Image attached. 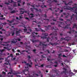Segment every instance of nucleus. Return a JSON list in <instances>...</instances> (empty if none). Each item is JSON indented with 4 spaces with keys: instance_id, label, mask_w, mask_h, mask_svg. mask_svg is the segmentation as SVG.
<instances>
[{
    "instance_id": "nucleus-34",
    "label": "nucleus",
    "mask_w": 77,
    "mask_h": 77,
    "mask_svg": "<svg viewBox=\"0 0 77 77\" xmlns=\"http://www.w3.org/2000/svg\"><path fill=\"white\" fill-rule=\"evenodd\" d=\"M14 7H17V5L16 4H14L13 5Z\"/></svg>"
},
{
    "instance_id": "nucleus-62",
    "label": "nucleus",
    "mask_w": 77,
    "mask_h": 77,
    "mask_svg": "<svg viewBox=\"0 0 77 77\" xmlns=\"http://www.w3.org/2000/svg\"><path fill=\"white\" fill-rule=\"evenodd\" d=\"M74 72H77V70L74 69Z\"/></svg>"
},
{
    "instance_id": "nucleus-13",
    "label": "nucleus",
    "mask_w": 77,
    "mask_h": 77,
    "mask_svg": "<svg viewBox=\"0 0 77 77\" xmlns=\"http://www.w3.org/2000/svg\"><path fill=\"white\" fill-rule=\"evenodd\" d=\"M30 16H29V17L30 18H33V17H34V14H32V13L30 14Z\"/></svg>"
},
{
    "instance_id": "nucleus-23",
    "label": "nucleus",
    "mask_w": 77,
    "mask_h": 77,
    "mask_svg": "<svg viewBox=\"0 0 77 77\" xmlns=\"http://www.w3.org/2000/svg\"><path fill=\"white\" fill-rule=\"evenodd\" d=\"M1 45H3V46H5V47H8V46L9 44H7V45L3 44H1Z\"/></svg>"
},
{
    "instance_id": "nucleus-59",
    "label": "nucleus",
    "mask_w": 77,
    "mask_h": 77,
    "mask_svg": "<svg viewBox=\"0 0 77 77\" xmlns=\"http://www.w3.org/2000/svg\"><path fill=\"white\" fill-rule=\"evenodd\" d=\"M43 16L45 17V18H46L47 17V15H46L45 14H44Z\"/></svg>"
},
{
    "instance_id": "nucleus-24",
    "label": "nucleus",
    "mask_w": 77,
    "mask_h": 77,
    "mask_svg": "<svg viewBox=\"0 0 77 77\" xmlns=\"http://www.w3.org/2000/svg\"><path fill=\"white\" fill-rule=\"evenodd\" d=\"M49 39H50V37H48V38H47V42H48L50 41Z\"/></svg>"
},
{
    "instance_id": "nucleus-42",
    "label": "nucleus",
    "mask_w": 77,
    "mask_h": 77,
    "mask_svg": "<svg viewBox=\"0 0 77 77\" xmlns=\"http://www.w3.org/2000/svg\"><path fill=\"white\" fill-rule=\"evenodd\" d=\"M67 33H69V34H71V31H68L67 32Z\"/></svg>"
},
{
    "instance_id": "nucleus-6",
    "label": "nucleus",
    "mask_w": 77,
    "mask_h": 77,
    "mask_svg": "<svg viewBox=\"0 0 77 77\" xmlns=\"http://www.w3.org/2000/svg\"><path fill=\"white\" fill-rule=\"evenodd\" d=\"M11 34H12V36H14V35H15V32L14 30L11 31V32L9 33L8 36H10L11 35Z\"/></svg>"
},
{
    "instance_id": "nucleus-53",
    "label": "nucleus",
    "mask_w": 77,
    "mask_h": 77,
    "mask_svg": "<svg viewBox=\"0 0 77 77\" xmlns=\"http://www.w3.org/2000/svg\"><path fill=\"white\" fill-rule=\"evenodd\" d=\"M2 73L3 74H5H5H6V72H5L4 71H2Z\"/></svg>"
},
{
    "instance_id": "nucleus-60",
    "label": "nucleus",
    "mask_w": 77,
    "mask_h": 77,
    "mask_svg": "<svg viewBox=\"0 0 77 77\" xmlns=\"http://www.w3.org/2000/svg\"><path fill=\"white\" fill-rule=\"evenodd\" d=\"M31 11L33 12V8H31Z\"/></svg>"
},
{
    "instance_id": "nucleus-31",
    "label": "nucleus",
    "mask_w": 77,
    "mask_h": 77,
    "mask_svg": "<svg viewBox=\"0 0 77 77\" xmlns=\"http://www.w3.org/2000/svg\"><path fill=\"white\" fill-rule=\"evenodd\" d=\"M63 3H64L65 5H68L69 4L68 3L67 4L66 3V2L65 1H63Z\"/></svg>"
},
{
    "instance_id": "nucleus-63",
    "label": "nucleus",
    "mask_w": 77,
    "mask_h": 77,
    "mask_svg": "<svg viewBox=\"0 0 77 77\" xmlns=\"http://www.w3.org/2000/svg\"><path fill=\"white\" fill-rule=\"evenodd\" d=\"M47 60H48V61H50V60H51L50 59H49L48 58L47 59Z\"/></svg>"
},
{
    "instance_id": "nucleus-27",
    "label": "nucleus",
    "mask_w": 77,
    "mask_h": 77,
    "mask_svg": "<svg viewBox=\"0 0 77 77\" xmlns=\"http://www.w3.org/2000/svg\"><path fill=\"white\" fill-rule=\"evenodd\" d=\"M15 10H13V11L10 12V13H11V14H14V13H15Z\"/></svg>"
},
{
    "instance_id": "nucleus-43",
    "label": "nucleus",
    "mask_w": 77,
    "mask_h": 77,
    "mask_svg": "<svg viewBox=\"0 0 77 77\" xmlns=\"http://www.w3.org/2000/svg\"><path fill=\"white\" fill-rule=\"evenodd\" d=\"M55 24V23L54 22L51 23V25H54Z\"/></svg>"
},
{
    "instance_id": "nucleus-11",
    "label": "nucleus",
    "mask_w": 77,
    "mask_h": 77,
    "mask_svg": "<svg viewBox=\"0 0 77 77\" xmlns=\"http://www.w3.org/2000/svg\"><path fill=\"white\" fill-rule=\"evenodd\" d=\"M21 30H19L18 31H16V35H17V36L18 35V34H20V31H21Z\"/></svg>"
},
{
    "instance_id": "nucleus-54",
    "label": "nucleus",
    "mask_w": 77,
    "mask_h": 77,
    "mask_svg": "<svg viewBox=\"0 0 77 77\" xmlns=\"http://www.w3.org/2000/svg\"><path fill=\"white\" fill-rule=\"evenodd\" d=\"M36 49L33 50V52H34L35 53H36Z\"/></svg>"
},
{
    "instance_id": "nucleus-36",
    "label": "nucleus",
    "mask_w": 77,
    "mask_h": 77,
    "mask_svg": "<svg viewBox=\"0 0 77 77\" xmlns=\"http://www.w3.org/2000/svg\"><path fill=\"white\" fill-rule=\"evenodd\" d=\"M1 24H3V25H6V24H7V23L5 22L4 23H2Z\"/></svg>"
},
{
    "instance_id": "nucleus-3",
    "label": "nucleus",
    "mask_w": 77,
    "mask_h": 77,
    "mask_svg": "<svg viewBox=\"0 0 77 77\" xmlns=\"http://www.w3.org/2000/svg\"><path fill=\"white\" fill-rule=\"evenodd\" d=\"M71 38L70 37L67 36L65 38H61V39L62 40H65V41H69L70 40H71Z\"/></svg>"
},
{
    "instance_id": "nucleus-10",
    "label": "nucleus",
    "mask_w": 77,
    "mask_h": 77,
    "mask_svg": "<svg viewBox=\"0 0 77 77\" xmlns=\"http://www.w3.org/2000/svg\"><path fill=\"white\" fill-rule=\"evenodd\" d=\"M58 23H59L58 27H62V26L61 25H62L63 24V22H58Z\"/></svg>"
},
{
    "instance_id": "nucleus-18",
    "label": "nucleus",
    "mask_w": 77,
    "mask_h": 77,
    "mask_svg": "<svg viewBox=\"0 0 77 77\" xmlns=\"http://www.w3.org/2000/svg\"><path fill=\"white\" fill-rule=\"evenodd\" d=\"M4 49H7V50L9 51V50H11V48H9L8 47H4Z\"/></svg>"
},
{
    "instance_id": "nucleus-45",
    "label": "nucleus",
    "mask_w": 77,
    "mask_h": 77,
    "mask_svg": "<svg viewBox=\"0 0 77 77\" xmlns=\"http://www.w3.org/2000/svg\"><path fill=\"white\" fill-rule=\"evenodd\" d=\"M17 41H21V39L20 38H17Z\"/></svg>"
},
{
    "instance_id": "nucleus-35",
    "label": "nucleus",
    "mask_w": 77,
    "mask_h": 77,
    "mask_svg": "<svg viewBox=\"0 0 77 77\" xmlns=\"http://www.w3.org/2000/svg\"><path fill=\"white\" fill-rule=\"evenodd\" d=\"M5 50H6L3 49L2 50H1V53H3V51H5Z\"/></svg>"
},
{
    "instance_id": "nucleus-5",
    "label": "nucleus",
    "mask_w": 77,
    "mask_h": 77,
    "mask_svg": "<svg viewBox=\"0 0 77 77\" xmlns=\"http://www.w3.org/2000/svg\"><path fill=\"white\" fill-rule=\"evenodd\" d=\"M36 31H40L41 32H45V31H44L43 30V29H42V28H40L39 29H37L36 28H35Z\"/></svg>"
},
{
    "instance_id": "nucleus-46",
    "label": "nucleus",
    "mask_w": 77,
    "mask_h": 77,
    "mask_svg": "<svg viewBox=\"0 0 77 77\" xmlns=\"http://www.w3.org/2000/svg\"><path fill=\"white\" fill-rule=\"evenodd\" d=\"M64 28L65 29H68V26H66Z\"/></svg>"
},
{
    "instance_id": "nucleus-47",
    "label": "nucleus",
    "mask_w": 77,
    "mask_h": 77,
    "mask_svg": "<svg viewBox=\"0 0 77 77\" xmlns=\"http://www.w3.org/2000/svg\"><path fill=\"white\" fill-rule=\"evenodd\" d=\"M55 2V3L57 2V0H53L52 2Z\"/></svg>"
},
{
    "instance_id": "nucleus-33",
    "label": "nucleus",
    "mask_w": 77,
    "mask_h": 77,
    "mask_svg": "<svg viewBox=\"0 0 77 77\" xmlns=\"http://www.w3.org/2000/svg\"><path fill=\"white\" fill-rule=\"evenodd\" d=\"M26 65H28V66H29V67H32V66H31V65L29 64V63H26Z\"/></svg>"
},
{
    "instance_id": "nucleus-29",
    "label": "nucleus",
    "mask_w": 77,
    "mask_h": 77,
    "mask_svg": "<svg viewBox=\"0 0 77 77\" xmlns=\"http://www.w3.org/2000/svg\"><path fill=\"white\" fill-rule=\"evenodd\" d=\"M64 52H68V51H69V50L66 49H65L64 50Z\"/></svg>"
},
{
    "instance_id": "nucleus-38",
    "label": "nucleus",
    "mask_w": 77,
    "mask_h": 77,
    "mask_svg": "<svg viewBox=\"0 0 77 77\" xmlns=\"http://www.w3.org/2000/svg\"><path fill=\"white\" fill-rule=\"evenodd\" d=\"M23 16L22 15H21L20 16H19V18L20 19H22V18H23V17H22V16Z\"/></svg>"
},
{
    "instance_id": "nucleus-37",
    "label": "nucleus",
    "mask_w": 77,
    "mask_h": 77,
    "mask_svg": "<svg viewBox=\"0 0 77 77\" xmlns=\"http://www.w3.org/2000/svg\"><path fill=\"white\" fill-rule=\"evenodd\" d=\"M14 74L15 73H13V72H9L8 73V74Z\"/></svg>"
},
{
    "instance_id": "nucleus-64",
    "label": "nucleus",
    "mask_w": 77,
    "mask_h": 77,
    "mask_svg": "<svg viewBox=\"0 0 77 77\" xmlns=\"http://www.w3.org/2000/svg\"><path fill=\"white\" fill-rule=\"evenodd\" d=\"M5 4H6V5H9V3H7V2H5Z\"/></svg>"
},
{
    "instance_id": "nucleus-17",
    "label": "nucleus",
    "mask_w": 77,
    "mask_h": 77,
    "mask_svg": "<svg viewBox=\"0 0 77 77\" xmlns=\"http://www.w3.org/2000/svg\"><path fill=\"white\" fill-rule=\"evenodd\" d=\"M75 7H76V8H74L73 9H75V10H74V11H75V12H74V13H75V14H77V7L75 6Z\"/></svg>"
},
{
    "instance_id": "nucleus-28",
    "label": "nucleus",
    "mask_w": 77,
    "mask_h": 77,
    "mask_svg": "<svg viewBox=\"0 0 77 77\" xmlns=\"http://www.w3.org/2000/svg\"><path fill=\"white\" fill-rule=\"evenodd\" d=\"M47 45H53L54 44H53V43L51 42H50L49 44H47Z\"/></svg>"
},
{
    "instance_id": "nucleus-48",
    "label": "nucleus",
    "mask_w": 77,
    "mask_h": 77,
    "mask_svg": "<svg viewBox=\"0 0 77 77\" xmlns=\"http://www.w3.org/2000/svg\"><path fill=\"white\" fill-rule=\"evenodd\" d=\"M38 73L39 74H41V71L40 70H38Z\"/></svg>"
},
{
    "instance_id": "nucleus-40",
    "label": "nucleus",
    "mask_w": 77,
    "mask_h": 77,
    "mask_svg": "<svg viewBox=\"0 0 77 77\" xmlns=\"http://www.w3.org/2000/svg\"><path fill=\"white\" fill-rule=\"evenodd\" d=\"M52 20L53 21H56V20L55 19V18L52 19Z\"/></svg>"
},
{
    "instance_id": "nucleus-4",
    "label": "nucleus",
    "mask_w": 77,
    "mask_h": 77,
    "mask_svg": "<svg viewBox=\"0 0 77 77\" xmlns=\"http://www.w3.org/2000/svg\"><path fill=\"white\" fill-rule=\"evenodd\" d=\"M17 42H18V41L17 39L15 38H13L11 41V44H16Z\"/></svg>"
},
{
    "instance_id": "nucleus-30",
    "label": "nucleus",
    "mask_w": 77,
    "mask_h": 77,
    "mask_svg": "<svg viewBox=\"0 0 77 77\" xmlns=\"http://www.w3.org/2000/svg\"><path fill=\"white\" fill-rule=\"evenodd\" d=\"M20 12L21 14H24V11H22V10H20Z\"/></svg>"
},
{
    "instance_id": "nucleus-20",
    "label": "nucleus",
    "mask_w": 77,
    "mask_h": 77,
    "mask_svg": "<svg viewBox=\"0 0 77 77\" xmlns=\"http://www.w3.org/2000/svg\"><path fill=\"white\" fill-rule=\"evenodd\" d=\"M47 37H41V39H46L47 38Z\"/></svg>"
},
{
    "instance_id": "nucleus-14",
    "label": "nucleus",
    "mask_w": 77,
    "mask_h": 77,
    "mask_svg": "<svg viewBox=\"0 0 77 77\" xmlns=\"http://www.w3.org/2000/svg\"><path fill=\"white\" fill-rule=\"evenodd\" d=\"M39 41V40H32V43H35V42H38Z\"/></svg>"
},
{
    "instance_id": "nucleus-61",
    "label": "nucleus",
    "mask_w": 77,
    "mask_h": 77,
    "mask_svg": "<svg viewBox=\"0 0 77 77\" xmlns=\"http://www.w3.org/2000/svg\"><path fill=\"white\" fill-rule=\"evenodd\" d=\"M10 57H13V54H10Z\"/></svg>"
},
{
    "instance_id": "nucleus-22",
    "label": "nucleus",
    "mask_w": 77,
    "mask_h": 77,
    "mask_svg": "<svg viewBox=\"0 0 77 77\" xmlns=\"http://www.w3.org/2000/svg\"><path fill=\"white\" fill-rule=\"evenodd\" d=\"M74 14H73L70 17H71L70 20H72V18H73V17H74Z\"/></svg>"
},
{
    "instance_id": "nucleus-19",
    "label": "nucleus",
    "mask_w": 77,
    "mask_h": 77,
    "mask_svg": "<svg viewBox=\"0 0 77 77\" xmlns=\"http://www.w3.org/2000/svg\"><path fill=\"white\" fill-rule=\"evenodd\" d=\"M26 48H31V47L30 46H28L26 45Z\"/></svg>"
},
{
    "instance_id": "nucleus-39",
    "label": "nucleus",
    "mask_w": 77,
    "mask_h": 77,
    "mask_svg": "<svg viewBox=\"0 0 77 77\" xmlns=\"http://www.w3.org/2000/svg\"><path fill=\"white\" fill-rule=\"evenodd\" d=\"M49 10H51V11H52V9H51V8H49L47 10V11H49Z\"/></svg>"
},
{
    "instance_id": "nucleus-57",
    "label": "nucleus",
    "mask_w": 77,
    "mask_h": 77,
    "mask_svg": "<svg viewBox=\"0 0 77 77\" xmlns=\"http://www.w3.org/2000/svg\"><path fill=\"white\" fill-rule=\"evenodd\" d=\"M63 57H66V56L65 55H63Z\"/></svg>"
},
{
    "instance_id": "nucleus-16",
    "label": "nucleus",
    "mask_w": 77,
    "mask_h": 77,
    "mask_svg": "<svg viewBox=\"0 0 77 77\" xmlns=\"http://www.w3.org/2000/svg\"><path fill=\"white\" fill-rule=\"evenodd\" d=\"M76 27H77V24L76 23H75L73 25L72 29H74V28H75Z\"/></svg>"
},
{
    "instance_id": "nucleus-7",
    "label": "nucleus",
    "mask_w": 77,
    "mask_h": 77,
    "mask_svg": "<svg viewBox=\"0 0 77 77\" xmlns=\"http://www.w3.org/2000/svg\"><path fill=\"white\" fill-rule=\"evenodd\" d=\"M42 45V46H45V47H48V45H47V44L45 45L43 43H42V42H40V44H39V45Z\"/></svg>"
},
{
    "instance_id": "nucleus-21",
    "label": "nucleus",
    "mask_w": 77,
    "mask_h": 77,
    "mask_svg": "<svg viewBox=\"0 0 77 77\" xmlns=\"http://www.w3.org/2000/svg\"><path fill=\"white\" fill-rule=\"evenodd\" d=\"M7 21L9 22V23H13V22H14V20H12L10 21L9 20H7Z\"/></svg>"
},
{
    "instance_id": "nucleus-12",
    "label": "nucleus",
    "mask_w": 77,
    "mask_h": 77,
    "mask_svg": "<svg viewBox=\"0 0 77 77\" xmlns=\"http://www.w3.org/2000/svg\"><path fill=\"white\" fill-rule=\"evenodd\" d=\"M42 35H43V36H48V33H42Z\"/></svg>"
},
{
    "instance_id": "nucleus-2",
    "label": "nucleus",
    "mask_w": 77,
    "mask_h": 77,
    "mask_svg": "<svg viewBox=\"0 0 77 77\" xmlns=\"http://www.w3.org/2000/svg\"><path fill=\"white\" fill-rule=\"evenodd\" d=\"M77 8V7H74L72 8H71V7L69 6L66 5V6H64V8H63V9H66V10H70V9H73V8Z\"/></svg>"
},
{
    "instance_id": "nucleus-25",
    "label": "nucleus",
    "mask_w": 77,
    "mask_h": 77,
    "mask_svg": "<svg viewBox=\"0 0 77 77\" xmlns=\"http://www.w3.org/2000/svg\"><path fill=\"white\" fill-rule=\"evenodd\" d=\"M6 20V18L5 17H3V18H0V20Z\"/></svg>"
},
{
    "instance_id": "nucleus-58",
    "label": "nucleus",
    "mask_w": 77,
    "mask_h": 77,
    "mask_svg": "<svg viewBox=\"0 0 77 77\" xmlns=\"http://www.w3.org/2000/svg\"><path fill=\"white\" fill-rule=\"evenodd\" d=\"M47 51L48 52V53L49 54H50V51H49L48 50H47Z\"/></svg>"
},
{
    "instance_id": "nucleus-52",
    "label": "nucleus",
    "mask_w": 77,
    "mask_h": 77,
    "mask_svg": "<svg viewBox=\"0 0 77 77\" xmlns=\"http://www.w3.org/2000/svg\"><path fill=\"white\" fill-rule=\"evenodd\" d=\"M70 74H72L73 75H74V73L72 72H70Z\"/></svg>"
},
{
    "instance_id": "nucleus-44",
    "label": "nucleus",
    "mask_w": 77,
    "mask_h": 77,
    "mask_svg": "<svg viewBox=\"0 0 77 77\" xmlns=\"http://www.w3.org/2000/svg\"><path fill=\"white\" fill-rule=\"evenodd\" d=\"M53 44H54L53 45H57V44H58V43H53Z\"/></svg>"
},
{
    "instance_id": "nucleus-32",
    "label": "nucleus",
    "mask_w": 77,
    "mask_h": 77,
    "mask_svg": "<svg viewBox=\"0 0 77 77\" xmlns=\"http://www.w3.org/2000/svg\"><path fill=\"white\" fill-rule=\"evenodd\" d=\"M44 64H42L40 66H38V67H42V68L44 67Z\"/></svg>"
},
{
    "instance_id": "nucleus-41",
    "label": "nucleus",
    "mask_w": 77,
    "mask_h": 77,
    "mask_svg": "<svg viewBox=\"0 0 77 77\" xmlns=\"http://www.w3.org/2000/svg\"><path fill=\"white\" fill-rule=\"evenodd\" d=\"M34 9H35V10L36 11H37V12H38L39 11V10H38V9L37 8H34Z\"/></svg>"
},
{
    "instance_id": "nucleus-51",
    "label": "nucleus",
    "mask_w": 77,
    "mask_h": 77,
    "mask_svg": "<svg viewBox=\"0 0 77 77\" xmlns=\"http://www.w3.org/2000/svg\"><path fill=\"white\" fill-rule=\"evenodd\" d=\"M59 20H60V21H63V19L62 18H59Z\"/></svg>"
},
{
    "instance_id": "nucleus-1",
    "label": "nucleus",
    "mask_w": 77,
    "mask_h": 77,
    "mask_svg": "<svg viewBox=\"0 0 77 77\" xmlns=\"http://www.w3.org/2000/svg\"><path fill=\"white\" fill-rule=\"evenodd\" d=\"M53 29L54 30L55 33H51V34H49V36H51V38H53V36H56L57 35V34L56 33L57 32V30H59V29L58 28L56 27H53Z\"/></svg>"
},
{
    "instance_id": "nucleus-8",
    "label": "nucleus",
    "mask_w": 77,
    "mask_h": 77,
    "mask_svg": "<svg viewBox=\"0 0 77 77\" xmlns=\"http://www.w3.org/2000/svg\"><path fill=\"white\" fill-rule=\"evenodd\" d=\"M29 51H26V50H22L21 51V52L22 53H24V52H25V51H26V53H28V54H30V52H28Z\"/></svg>"
},
{
    "instance_id": "nucleus-15",
    "label": "nucleus",
    "mask_w": 77,
    "mask_h": 77,
    "mask_svg": "<svg viewBox=\"0 0 77 77\" xmlns=\"http://www.w3.org/2000/svg\"><path fill=\"white\" fill-rule=\"evenodd\" d=\"M11 2H9V1H8V2L9 3H14V4H16V3H17V2H14L13 1H12V0H11Z\"/></svg>"
},
{
    "instance_id": "nucleus-9",
    "label": "nucleus",
    "mask_w": 77,
    "mask_h": 77,
    "mask_svg": "<svg viewBox=\"0 0 77 77\" xmlns=\"http://www.w3.org/2000/svg\"><path fill=\"white\" fill-rule=\"evenodd\" d=\"M58 58H59L60 59H61V57L62 56V54L60 53L59 54H58Z\"/></svg>"
},
{
    "instance_id": "nucleus-49",
    "label": "nucleus",
    "mask_w": 77,
    "mask_h": 77,
    "mask_svg": "<svg viewBox=\"0 0 77 77\" xmlns=\"http://www.w3.org/2000/svg\"><path fill=\"white\" fill-rule=\"evenodd\" d=\"M44 20H46L48 21H49L50 20L48 19H44Z\"/></svg>"
},
{
    "instance_id": "nucleus-56",
    "label": "nucleus",
    "mask_w": 77,
    "mask_h": 77,
    "mask_svg": "<svg viewBox=\"0 0 77 77\" xmlns=\"http://www.w3.org/2000/svg\"><path fill=\"white\" fill-rule=\"evenodd\" d=\"M28 59H31V57H30V55H29L28 56Z\"/></svg>"
},
{
    "instance_id": "nucleus-50",
    "label": "nucleus",
    "mask_w": 77,
    "mask_h": 77,
    "mask_svg": "<svg viewBox=\"0 0 77 77\" xmlns=\"http://www.w3.org/2000/svg\"><path fill=\"white\" fill-rule=\"evenodd\" d=\"M67 14H68V15L65 17V18H68V17L69 16V14L68 13Z\"/></svg>"
},
{
    "instance_id": "nucleus-26",
    "label": "nucleus",
    "mask_w": 77,
    "mask_h": 77,
    "mask_svg": "<svg viewBox=\"0 0 77 77\" xmlns=\"http://www.w3.org/2000/svg\"><path fill=\"white\" fill-rule=\"evenodd\" d=\"M24 71H28V72H29V69H27L26 70V69H25L24 70V71H23V73L25 74V72H24Z\"/></svg>"
},
{
    "instance_id": "nucleus-55",
    "label": "nucleus",
    "mask_w": 77,
    "mask_h": 77,
    "mask_svg": "<svg viewBox=\"0 0 77 77\" xmlns=\"http://www.w3.org/2000/svg\"><path fill=\"white\" fill-rule=\"evenodd\" d=\"M23 30L24 32H26V31L27 30V29H24Z\"/></svg>"
}]
</instances>
